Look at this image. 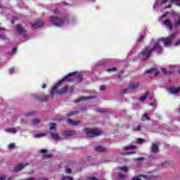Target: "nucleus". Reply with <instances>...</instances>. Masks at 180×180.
I'll use <instances>...</instances> for the list:
<instances>
[{
	"label": "nucleus",
	"mask_w": 180,
	"mask_h": 180,
	"mask_svg": "<svg viewBox=\"0 0 180 180\" xmlns=\"http://www.w3.org/2000/svg\"><path fill=\"white\" fill-rule=\"evenodd\" d=\"M140 130H141V126L140 125H138L137 127L134 129L135 131H140Z\"/></svg>",
	"instance_id": "4c0bfd02"
},
{
	"label": "nucleus",
	"mask_w": 180,
	"mask_h": 180,
	"mask_svg": "<svg viewBox=\"0 0 180 180\" xmlns=\"http://www.w3.org/2000/svg\"><path fill=\"white\" fill-rule=\"evenodd\" d=\"M164 25L167 27L169 30H172V24L169 20H166L164 21Z\"/></svg>",
	"instance_id": "a211bd4d"
},
{
	"label": "nucleus",
	"mask_w": 180,
	"mask_h": 180,
	"mask_svg": "<svg viewBox=\"0 0 180 180\" xmlns=\"http://www.w3.org/2000/svg\"><path fill=\"white\" fill-rule=\"evenodd\" d=\"M75 134L76 132L74 130L64 131V136H65L66 137H72L73 136H75Z\"/></svg>",
	"instance_id": "ddd939ff"
},
{
	"label": "nucleus",
	"mask_w": 180,
	"mask_h": 180,
	"mask_svg": "<svg viewBox=\"0 0 180 180\" xmlns=\"http://www.w3.org/2000/svg\"><path fill=\"white\" fill-rule=\"evenodd\" d=\"M0 180H6V177L0 176Z\"/></svg>",
	"instance_id": "864d4df0"
},
{
	"label": "nucleus",
	"mask_w": 180,
	"mask_h": 180,
	"mask_svg": "<svg viewBox=\"0 0 180 180\" xmlns=\"http://www.w3.org/2000/svg\"><path fill=\"white\" fill-rule=\"evenodd\" d=\"M179 75H180V70H179Z\"/></svg>",
	"instance_id": "338daca9"
},
{
	"label": "nucleus",
	"mask_w": 180,
	"mask_h": 180,
	"mask_svg": "<svg viewBox=\"0 0 180 180\" xmlns=\"http://www.w3.org/2000/svg\"><path fill=\"white\" fill-rule=\"evenodd\" d=\"M118 78H120V75H118Z\"/></svg>",
	"instance_id": "774afa93"
},
{
	"label": "nucleus",
	"mask_w": 180,
	"mask_h": 180,
	"mask_svg": "<svg viewBox=\"0 0 180 180\" xmlns=\"http://www.w3.org/2000/svg\"><path fill=\"white\" fill-rule=\"evenodd\" d=\"M95 151H97L98 153H106L107 149L106 148L101 146H96L94 148Z\"/></svg>",
	"instance_id": "f8f14e48"
},
{
	"label": "nucleus",
	"mask_w": 180,
	"mask_h": 180,
	"mask_svg": "<svg viewBox=\"0 0 180 180\" xmlns=\"http://www.w3.org/2000/svg\"><path fill=\"white\" fill-rule=\"evenodd\" d=\"M16 30L20 33V34H23L25 33V29L22 27V25H16Z\"/></svg>",
	"instance_id": "6ab92c4d"
},
{
	"label": "nucleus",
	"mask_w": 180,
	"mask_h": 180,
	"mask_svg": "<svg viewBox=\"0 0 180 180\" xmlns=\"http://www.w3.org/2000/svg\"><path fill=\"white\" fill-rule=\"evenodd\" d=\"M158 75H160V72H155V77H158Z\"/></svg>",
	"instance_id": "5fc2aeb1"
},
{
	"label": "nucleus",
	"mask_w": 180,
	"mask_h": 180,
	"mask_svg": "<svg viewBox=\"0 0 180 180\" xmlns=\"http://www.w3.org/2000/svg\"><path fill=\"white\" fill-rule=\"evenodd\" d=\"M120 73H121V74H123V70H121V71H120Z\"/></svg>",
	"instance_id": "69168bd1"
},
{
	"label": "nucleus",
	"mask_w": 180,
	"mask_h": 180,
	"mask_svg": "<svg viewBox=\"0 0 180 180\" xmlns=\"http://www.w3.org/2000/svg\"><path fill=\"white\" fill-rule=\"evenodd\" d=\"M124 178H126V175L122 174H118V179H124Z\"/></svg>",
	"instance_id": "2f4dec72"
},
{
	"label": "nucleus",
	"mask_w": 180,
	"mask_h": 180,
	"mask_svg": "<svg viewBox=\"0 0 180 180\" xmlns=\"http://www.w3.org/2000/svg\"><path fill=\"white\" fill-rule=\"evenodd\" d=\"M167 13H165L163 15H162V18H165V16H167Z\"/></svg>",
	"instance_id": "bf43d9fd"
},
{
	"label": "nucleus",
	"mask_w": 180,
	"mask_h": 180,
	"mask_svg": "<svg viewBox=\"0 0 180 180\" xmlns=\"http://www.w3.org/2000/svg\"><path fill=\"white\" fill-rule=\"evenodd\" d=\"M44 136H46V134H36L34 136V137L37 138V137H44Z\"/></svg>",
	"instance_id": "f704fd0d"
},
{
	"label": "nucleus",
	"mask_w": 180,
	"mask_h": 180,
	"mask_svg": "<svg viewBox=\"0 0 180 180\" xmlns=\"http://www.w3.org/2000/svg\"><path fill=\"white\" fill-rule=\"evenodd\" d=\"M84 131L86 133L88 137H96L101 134V131L96 129L85 128Z\"/></svg>",
	"instance_id": "7ed1b4c3"
},
{
	"label": "nucleus",
	"mask_w": 180,
	"mask_h": 180,
	"mask_svg": "<svg viewBox=\"0 0 180 180\" xmlns=\"http://www.w3.org/2000/svg\"><path fill=\"white\" fill-rule=\"evenodd\" d=\"M34 111H32L31 112H28L27 114H25V116H32V115H34Z\"/></svg>",
	"instance_id": "79ce46f5"
},
{
	"label": "nucleus",
	"mask_w": 180,
	"mask_h": 180,
	"mask_svg": "<svg viewBox=\"0 0 180 180\" xmlns=\"http://www.w3.org/2000/svg\"><path fill=\"white\" fill-rule=\"evenodd\" d=\"M128 168H127V167H121V169H120V170L121 171H123L124 172H127V171H128Z\"/></svg>",
	"instance_id": "c9c22d12"
},
{
	"label": "nucleus",
	"mask_w": 180,
	"mask_h": 180,
	"mask_svg": "<svg viewBox=\"0 0 180 180\" xmlns=\"http://www.w3.org/2000/svg\"><path fill=\"white\" fill-rule=\"evenodd\" d=\"M22 37L25 39V38L27 37V36L23 35Z\"/></svg>",
	"instance_id": "680f3d73"
},
{
	"label": "nucleus",
	"mask_w": 180,
	"mask_h": 180,
	"mask_svg": "<svg viewBox=\"0 0 180 180\" xmlns=\"http://www.w3.org/2000/svg\"><path fill=\"white\" fill-rule=\"evenodd\" d=\"M65 173H66V174H72V171L71 170V169L67 168V169H65Z\"/></svg>",
	"instance_id": "e433bc0d"
},
{
	"label": "nucleus",
	"mask_w": 180,
	"mask_h": 180,
	"mask_svg": "<svg viewBox=\"0 0 180 180\" xmlns=\"http://www.w3.org/2000/svg\"><path fill=\"white\" fill-rule=\"evenodd\" d=\"M8 147L9 148H13L15 147V143H10Z\"/></svg>",
	"instance_id": "de8ad7c7"
},
{
	"label": "nucleus",
	"mask_w": 180,
	"mask_h": 180,
	"mask_svg": "<svg viewBox=\"0 0 180 180\" xmlns=\"http://www.w3.org/2000/svg\"><path fill=\"white\" fill-rule=\"evenodd\" d=\"M139 86H140V84L139 82L132 83L129 84L127 89L122 90L121 94H126V92H127V89H137Z\"/></svg>",
	"instance_id": "6e6552de"
},
{
	"label": "nucleus",
	"mask_w": 180,
	"mask_h": 180,
	"mask_svg": "<svg viewBox=\"0 0 180 180\" xmlns=\"http://www.w3.org/2000/svg\"><path fill=\"white\" fill-rule=\"evenodd\" d=\"M79 112L78 111H72L71 112L67 114V116L68 117H71V116H74L75 115H78Z\"/></svg>",
	"instance_id": "bb28decb"
},
{
	"label": "nucleus",
	"mask_w": 180,
	"mask_h": 180,
	"mask_svg": "<svg viewBox=\"0 0 180 180\" xmlns=\"http://www.w3.org/2000/svg\"><path fill=\"white\" fill-rule=\"evenodd\" d=\"M172 74H174V72L169 71V72H167V73L166 74V75H172Z\"/></svg>",
	"instance_id": "3c124183"
},
{
	"label": "nucleus",
	"mask_w": 180,
	"mask_h": 180,
	"mask_svg": "<svg viewBox=\"0 0 180 180\" xmlns=\"http://www.w3.org/2000/svg\"><path fill=\"white\" fill-rule=\"evenodd\" d=\"M141 143H144V139L143 138H139L137 139V143L138 144H141Z\"/></svg>",
	"instance_id": "72a5a7b5"
},
{
	"label": "nucleus",
	"mask_w": 180,
	"mask_h": 180,
	"mask_svg": "<svg viewBox=\"0 0 180 180\" xmlns=\"http://www.w3.org/2000/svg\"><path fill=\"white\" fill-rule=\"evenodd\" d=\"M46 84H44L43 85H42V89H45V88H46Z\"/></svg>",
	"instance_id": "6e6d98bb"
},
{
	"label": "nucleus",
	"mask_w": 180,
	"mask_h": 180,
	"mask_svg": "<svg viewBox=\"0 0 180 180\" xmlns=\"http://www.w3.org/2000/svg\"><path fill=\"white\" fill-rule=\"evenodd\" d=\"M41 153L43 154L44 158H50L51 157V155L47 154V149H41Z\"/></svg>",
	"instance_id": "dca6fc26"
},
{
	"label": "nucleus",
	"mask_w": 180,
	"mask_h": 180,
	"mask_svg": "<svg viewBox=\"0 0 180 180\" xmlns=\"http://www.w3.org/2000/svg\"><path fill=\"white\" fill-rule=\"evenodd\" d=\"M108 72H112V71H116V68L112 67L107 69Z\"/></svg>",
	"instance_id": "473e14b6"
},
{
	"label": "nucleus",
	"mask_w": 180,
	"mask_h": 180,
	"mask_svg": "<svg viewBox=\"0 0 180 180\" xmlns=\"http://www.w3.org/2000/svg\"><path fill=\"white\" fill-rule=\"evenodd\" d=\"M27 165H29L28 163H20L16 166L14 167L13 171L14 172H19V171H22V169H23V168H25V167H27Z\"/></svg>",
	"instance_id": "1a4fd4ad"
},
{
	"label": "nucleus",
	"mask_w": 180,
	"mask_h": 180,
	"mask_svg": "<svg viewBox=\"0 0 180 180\" xmlns=\"http://www.w3.org/2000/svg\"><path fill=\"white\" fill-rule=\"evenodd\" d=\"M43 26V21L38 20L36 22V23L32 24V27L33 29H37V27H41Z\"/></svg>",
	"instance_id": "2eb2a0df"
},
{
	"label": "nucleus",
	"mask_w": 180,
	"mask_h": 180,
	"mask_svg": "<svg viewBox=\"0 0 180 180\" xmlns=\"http://www.w3.org/2000/svg\"><path fill=\"white\" fill-rule=\"evenodd\" d=\"M75 89V86H65L64 88L61 89L59 91L56 90V94H58V95H64V94H67V92L71 94V92H74Z\"/></svg>",
	"instance_id": "39448f33"
},
{
	"label": "nucleus",
	"mask_w": 180,
	"mask_h": 180,
	"mask_svg": "<svg viewBox=\"0 0 180 180\" xmlns=\"http://www.w3.org/2000/svg\"><path fill=\"white\" fill-rule=\"evenodd\" d=\"M144 40V36L140 35L139 38L138 39V41H143Z\"/></svg>",
	"instance_id": "a19ab883"
},
{
	"label": "nucleus",
	"mask_w": 180,
	"mask_h": 180,
	"mask_svg": "<svg viewBox=\"0 0 180 180\" xmlns=\"http://www.w3.org/2000/svg\"><path fill=\"white\" fill-rule=\"evenodd\" d=\"M6 131H8V133H16L17 131L15 129H7Z\"/></svg>",
	"instance_id": "7c9ffc66"
},
{
	"label": "nucleus",
	"mask_w": 180,
	"mask_h": 180,
	"mask_svg": "<svg viewBox=\"0 0 180 180\" xmlns=\"http://www.w3.org/2000/svg\"><path fill=\"white\" fill-rule=\"evenodd\" d=\"M32 98H34V101H39V102H47L50 96L49 95L33 94Z\"/></svg>",
	"instance_id": "0eeeda50"
},
{
	"label": "nucleus",
	"mask_w": 180,
	"mask_h": 180,
	"mask_svg": "<svg viewBox=\"0 0 180 180\" xmlns=\"http://www.w3.org/2000/svg\"><path fill=\"white\" fill-rule=\"evenodd\" d=\"M167 91L170 93V94H178V92H180V86L179 87H175V86H169L167 89Z\"/></svg>",
	"instance_id": "9d476101"
},
{
	"label": "nucleus",
	"mask_w": 180,
	"mask_h": 180,
	"mask_svg": "<svg viewBox=\"0 0 180 180\" xmlns=\"http://www.w3.org/2000/svg\"><path fill=\"white\" fill-rule=\"evenodd\" d=\"M13 72H15V68H11L10 70H9V73L10 74H13Z\"/></svg>",
	"instance_id": "37998d69"
},
{
	"label": "nucleus",
	"mask_w": 180,
	"mask_h": 180,
	"mask_svg": "<svg viewBox=\"0 0 180 180\" xmlns=\"http://www.w3.org/2000/svg\"><path fill=\"white\" fill-rule=\"evenodd\" d=\"M53 13L54 15H58V9H55Z\"/></svg>",
	"instance_id": "8fccbe9b"
},
{
	"label": "nucleus",
	"mask_w": 180,
	"mask_h": 180,
	"mask_svg": "<svg viewBox=\"0 0 180 180\" xmlns=\"http://www.w3.org/2000/svg\"><path fill=\"white\" fill-rule=\"evenodd\" d=\"M164 25L167 27L169 30H172V24L169 20H166L164 21Z\"/></svg>",
	"instance_id": "f3484780"
},
{
	"label": "nucleus",
	"mask_w": 180,
	"mask_h": 180,
	"mask_svg": "<svg viewBox=\"0 0 180 180\" xmlns=\"http://www.w3.org/2000/svg\"><path fill=\"white\" fill-rule=\"evenodd\" d=\"M60 180H74V179L71 176H63Z\"/></svg>",
	"instance_id": "c85d7f7f"
},
{
	"label": "nucleus",
	"mask_w": 180,
	"mask_h": 180,
	"mask_svg": "<svg viewBox=\"0 0 180 180\" xmlns=\"http://www.w3.org/2000/svg\"><path fill=\"white\" fill-rule=\"evenodd\" d=\"M176 37V34L174 33L170 34L169 37L161 38V40L164 46H170L172 44L174 39Z\"/></svg>",
	"instance_id": "20e7f679"
},
{
	"label": "nucleus",
	"mask_w": 180,
	"mask_h": 180,
	"mask_svg": "<svg viewBox=\"0 0 180 180\" xmlns=\"http://www.w3.org/2000/svg\"><path fill=\"white\" fill-rule=\"evenodd\" d=\"M150 106H154V104L153 103H150Z\"/></svg>",
	"instance_id": "0e129e2a"
},
{
	"label": "nucleus",
	"mask_w": 180,
	"mask_h": 180,
	"mask_svg": "<svg viewBox=\"0 0 180 180\" xmlns=\"http://www.w3.org/2000/svg\"><path fill=\"white\" fill-rule=\"evenodd\" d=\"M105 89H106V86H101L100 87V91H105Z\"/></svg>",
	"instance_id": "c03bdc74"
},
{
	"label": "nucleus",
	"mask_w": 180,
	"mask_h": 180,
	"mask_svg": "<svg viewBox=\"0 0 180 180\" xmlns=\"http://www.w3.org/2000/svg\"><path fill=\"white\" fill-rule=\"evenodd\" d=\"M153 71H154V68L149 69V70L145 71V74H148L150 72H153Z\"/></svg>",
	"instance_id": "58836bf2"
},
{
	"label": "nucleus",
	"mask_w": 180,
	"mask_h": 180,
	"mask_svg": "<svg viewBox=\"0 0 180 180\" xmlns=\"http://www.w3.org/2000/svg\"><path fill=\"white\" fill-rule=\"evenodd\" d=\"M74 78H76V79H78V82H82V81H84V77H82V75H81V73H78L77 75V72H72L71 73H69L68 75H66L65 77H64L61 80H60L59 82H58L53 87L51 91V96H53V95H54V94H56V91H57V88H58V86H61V85H63V82H72V81H74Z\"/></svg>",
	"instance_id": "f257e3e1"
},
{
	"label": "nucleus",
	"mask_w": 180,
	"mask_h": 180,
	"mask_svg": "<svg viewBox=\"0 0 180 180\" xmlns=\"http://www.w3.org/2000/svg\"><path fill=\"white\" fill-rule=\"evenodd\" d=\"M50 134L54 140H60V135H58V134L51 132Z\"/></svg>",
	"instance_id": "5701e85b"
},
{
	"label": "nucleus",
	"mask_w": 180,
	"mask_h": 180,
	"mask_svg": "<svg viewBox=\"0 0 180 180\" xmlns=\"http://www.w3.org/2000/svg\"><path fill=\"white\" fill-rule=\"evenodd\" d=\"M39 123H40V120L39 119H34L32 120V124H33V126H36L39 124Z\"/></svg>",
	"instance_id": "393cba45"
},
{
	"label": "nucleus",
	"mask_w": 180,
	"mask_h": 180,
	"mask_svg": "<svg viewBox=\"0 0 180 180\" xmlns=\"http://www.w3.org/2000/svg\"><path fill=\"white\" fill-rule=\"evenodd\" d=\"M153 51H156L158 54L162 53V46H160L158 41H155L153 48L148 46H145L144 49H142V51L139 53V57H142V61H146L151 57Z\"/></svg>",
	"instance_id": "f03ea898"
},
{
	"label": "nucleus",
	"mask_w": 180,
	"mask_h": 180,
	"mask_svg": "<svg viewBox=\"0 0 180 180\" xmlns=\"http://www.w3.org/2000/svg\"><path fill=\"white\" fill-rule=\"evenodd\" d=\"M165 165H168V162H165L161 164L162 167H165Z\"/></svg>",
	"instance_id": "09e8293b"
},
{
	"label": "nucleus",
	"mask_w": 180,
	"mask_h": 180,
	"mask_svg": "<svg viewBox=\"0 0 180 180\" xmlns=\"http://www.w3.org/2000/svg\"><path fill=\"white\" fill-rule=\"evenodd\" d=\"M147 95H148V92H146V95H144L142 97L139 98V101H140V102H144V101L146 99H147Z\"/></svg>",
	"instance_id": "a878e982"
},
{
	"label": "nucleus",
	"mask_w": 180,
	"mask_h": 180,
	"mask_svg": "<svg viewBox=\"0 0 180 180\" xmlns=\"http://www.w3.org/2000/svg\"><path fill=\"white\" fill-rule=\"evenodd\" d=\"M137 160H144V158H138Z\"/></svg>",
	"instance_id": "13d9d810"
},
{
	"label": "nucleus",
	"mask_w": 180,
	"mask_h": 180,
	"mask_svg": "<svg viewBox=\"0 0 180 180\" xmlns=\"http://www.w3.org/2000/svg\"><path fill=\"white\" fill-rule=\"evenodd\" d=\"M129 154H135L134 152H130Z\"/></svg>",
	"instance_id": "e2e57ef3"
},
{
	"label": "nucleus",
	"mask_w": 180,
	"mask_h": 180,
	"mask_svg": "<svg viewBox=\"0 0 180 180\" xmlns=\"http://www.w3.org/2000/svg\"><path fill=\"white\" fill-rule=\"evenodd\" d=\"M89 99H94L92 96H82L78 98V102H82V101H88Z\"/></svg>",
	"instance_id": "412c9836"
},
{
	"label": "nucleus",
	"mask_w": 180,
	"mask_h": 180,
	"mask_svg": "<svg viewBox=\"0 0 180 180\" xmlns=\"http://www.w3.org/2000/svg\"><path fill=\"white\" fill-rule=\"evenodd\" d=\"M96 112H100L101 113H103V111L101 110H98V109H96Z\"/></svg>",
	"instance_id": "4d7b16f0"
},
{
	"label": "nucleus",
	"mask_w": 180,
	"mask_h": 180,
	"mask_svg": "<svg viewBox=\"0 0 180 180\" xmlns=\"http://www.w3.org/2000/svg\"><path fill=\"white\" fill-rule=\"evenodd\" d=\"M134 148H136V146H134V145H128L127 146H124L123 148V150H124V151H129L130 150H134Z\"/></svg>",
	"instance_id": "aec40b11"
},
{
	"label": "nucleus",
	"mask_w": 180,
	"mask_h": 180,
	"mask_svg": "<svg viewBox=\"0 0 180 180\" xmlns=\"http://www.w3.org/2000/svg\"><path fill=\"white\" fill-rule=\"evenodd\" d=\"M174 2H179V0H170L169 5L166 6L165 7V9H169V8H171V6H172V4H174Z\"/></svg>",
	"instance_id": "b1692460"
},
{
	"label": "nucleus",
	"mask_w": 180,
	"mask_h": 180,
	"mask_svg": "<svg viewBox=\"0 0 180 180\" xmlns=\"http://www.w3.org/2000/svg\"><path fill=\"white\" fill-rule=\"evenodd\" d=\"M2 30H4V28L0 27V32H2Z\"/></svg>",
	"instance_id": "052dcab7"
},
{
	"label": "nucleus",
	"mask_w": 180,
	"mask_h": 180,
	"mask_svg": "<svg viewBox=\"0 0 180 180\" xmlns=\"http://www.w3.org/2000/svg\"><path fill=\"white\" fill-rule=\"evenodd\" d=\"M141 178L146 179V176L143 175H139V176L133 177L132 180H142Z\"/></svg>",
	"instance_id": "cd10ccee"
},
{
	"label": "nucleus",
	"mask_w": 180,
	"mask_h": 180,
	"mask_svg": "<svg viewBox=\"0 0 180 180\" xmlns=\"http://www.w3.org/2000/svg\"><path fill=\"white\" fill-rule=\"evenodd\" d=\"M49 20L53 25L57 26L58 27H61V26H64V20L61 18H58L57 17H50Z\"/></svg>",
	"instance_id": "423d86ee"
},
{
	"label": "nucleus",
	"mask_w": 180,
	"mask_h": 180,
	"mask_svg": "<svg viewBox=\"0 0 180 180\" xmlns=\"http://www.w3.org/2000/svg\"><path fill=\"white\" fill-rule=\"evenodd\" d=\"M161 71H162V72H163V74H165V75H167V69L166 68H161Z\"/></svg>",
	"instance_id": "ea45409f"
},
{
	"label": "nucleus",
	"mask_w": 180,
	"mask_h": 180,
	"mask_svg": "<svg viewBox=\"0 0 180 180\" xmlns=\"http://www.w3.org/2000/svg\"><path fill=\"white\" fill-rule=\"evenodd\" d=\"M169 0H162V4L164 5L165 4H167V2H168Z\"/></svg>",
	"instance_id": "603ef678"
},
{
	"label": "nucleus",
	"mask_w": 180,
	"mask_h": 180,
	"mask_svg": "<svg viewBox=\"0 0 180 180\" xmlns=\"http://www.w3.org/2000/svg\"><path fill=\"white\" fill-rule=\"evenodd\" d=\"M16 51H18V49L13 48V50H12L13 54H16Z\"/></svg>",
	"instance_id": "a18cd8bd"
},
{
	"label": "nucleus",
	"mask_w": 180,
	"mask_h": 180,
	"mask_svg": "<svg viewBox=\"0 0 180 180\" xmlns=\"http://www.w3.org/2000/svg\"><path fill=\"white\" fill-rule=\"evenodd\" d=\"M141 120L142 122H147V120H150V117H148V115L147 113H144L142 115Z\"/></svg>",
	"instance_id": "4be33fe9"
},
{
	"label": "nucleus",
	"mask_w": 180,
	"mask_h": 180,
	"mask_svg": "<svg viewBox=\"0 0 180 180\" xmlns=\"http://www.w3.org/2000/svg\"><path fill=\"white\" fill-rule=\"evenodd\" d=\"M68 123H69L70 124H72V126H78V124H81V121L69 119L68 120Z\"/></svg>",
	"instance_id": "4468645a"
},
{
	"label": "nucleus",
	"mask_w": 180,
	"mask_h": 180,
	"mask_svg": "<svg viewBox=\"0 0 180 180\" xmlns=\"http://www.w3.org/2000/svg\"><path fill=\"white\" fill-rule=\"evenodd\" d=\"M50 130H56L57 124L56 123H51Z\"/></svg>",
	"instance_id": "c756f323"
},
{
	"label": "nucleus",
	"mask_w": 180,
	"mask_h": 180,
	"mask_svg": "<svg viewBox=\"0 0 180 180\" xmlns=\"http://www.w3.org/2000/svg\"><path fill=\"white\" fill-rule=\"evenodd\" d=\"M151 153H153L154 154H157L158 151H160V149L158 148V145L157 143H153L150 148Z\"/></svg>",
	"instance_id": "9b49d317"
},
{
	"label": "nucleus",
	"mask_w": 180,
	"mask_h": 180,
	"mask_svg": "<svg viewBox=\"0 0 180 180\" xmlns=\"http://www.w3.org/2000/svg\"><path fill=\"white\" fill-rule=\"evenodd\" d=\"M0 39H2V40H6V37L5 35L0 34Z\"/></svg>",
	"instance_id": "49530a36"
}]
</instances>
